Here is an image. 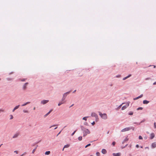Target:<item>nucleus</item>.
Listing matches in <instances>:
<instances>
[{"label":"nucleus","instance_id":"1","mask_svg":"<svg viewBox=\"0 0 156 156\" xmlns=\"http://www.w3.org/2000/svg\"><path fill=\"white\" fill-rule=\"evenodd\" d=\"M99 115L101 118L104 119H107V115L106 113L102 114L101 112H99Z\"/></svg>","mask_w":156,"mask_h":156},{"label":"nucleus","instance_id":"2","mask_svg":"<svg viewBox=\"0 0 156 156\" xmlns=\"http://www.w3.org/2000/svg\"><path fill=\"white\" fill-rule=\"evenodd\" d=\"M83 136H86L87 134H90V132L88 129H83Z\"/></svg>","mask_w":156,"mask_h":156},{"label":"nucleus","instance_id":"3","mask_svg":"<svg viewBox=\"0 0 156 156\" xmlns=\"http://www.w3.org/2000/svg\"><path fill=\"white\" fill-rule=\"evenodd\" d=\"M130 102H127L126 103L125 105H124L123 106L122 108V110H124L126 108L128 107L129 105Z\"/></svg>","mask_w":156,"mask_h":156},{"label":"nucleus","instance_id":"4","mask_svg":"<svg viewBox=\"0 0 156 156\" xmlns=\"http://www.w3.org/2000/svg\"><path fill=\"white\" fill-rule=\"evenodd\" d=\"M131 129V128L129 127L126 128L122 129L121 130V132H126V131H128L129 130Z\"/></svg>","mask_w":156,"mask_h":156},{"label":"nucleus","instance_id":"5","mask_svg":"<svg viewBox=\"0 0 156 156\" xmlns=\"http://www.w3.org/2000/svg\"><path fill=\"white\" fill-rule=\"evenodd\" d=\"M49 101L48 100H43L41 102V103L43 105L45 104Z\"/></svg>","mask_w":156,"mask_h":156},{"label":"nucleus","instance_id":"6","mask_svg":"<svg viewBox=\"0 0 156 156\" xmlns=\"http://www.w3.org/2000/svg\"><path fill=\"white\" fill-rule=\"evenodd\" d=\"M113 155L114 156H119L121 155V153H113Z\"/></svg>","mask_w":156,"mask_h":156},{"label":"nucleus","instance_id":"7","mask_svg":"<svg viewBox=\"0 0 156 156\" xmlns=\"http://www.w3.org/2000/svg\"><path fill=\"white\" fill-rule=\"evenodd\" d=\"M91 116L93 117H94L96 118H97L98 117L97 115L94 112L91 113Z\"/></svg>","mask_w":156,"mask_h":156},{"label":"nucleus","instance_id":"8","mask_svg":"<svg viewBox=\"0 0 156 156\" xmlns=\"http://www.w3.org/2000/svg\"><path fill=\"white\" fill-rule=\"evenodd\" d=\"M28 84V83H26L24 84V85H23V90H26V86H27V85Z\"/></svg>","mask_w":156,"mask_h":156},{"label":"nucleus","instance_id":"9","mask_svg":"<svg viewBox=\"0 0 156 156\" xmlns=\"http://www.w3.org/2000/svg\"><path fill=\"white\" fill-rule=\"evenodd\" d=\"M154 134L153 133H152L150 134V139H153L154 137Z\"/></svg>","mask_w":156,"mask_h":156},{"label":"nucleus","instance_id":"10","mask_svg":"<svg viewBox=\"0 0 156 156\" xmlns=\"http://www.w3.org/2000/svg\"><path fill=\"white\" fill-rule=\"evenodd\" d=\"M152 147L153 148H154L156 147V143L154 142L151 145Z\"/></svg>","mask_w":156,"mask_h":156},{"label":"nucleus","instance_id":"11","mask_svg":"<svg viewBox=\"0 0 156 156\" xmlns=\"http://www.w3.org/2000/svg\"><path fill=\"white\" fill-rule=\"evenodd\" d=\"M19 106L20 105L16 106L12 110V112H14L16 110L18 109L19 108Z\"/></svg>","mask_w":156,"mask_h":156},{"label":"nucleus","instance_id":"12","mask_svg":"<svg viewBox=\"0 0 156 156\" xmlns=\"http://www.w3.org/2000/svg\"><path fill=\"white\" fill-rule=\"evenodd\" d=\"M19 135V133H16L15 134L14 136H13L12 138H15L17 137Z\"/></svg>","mask_w":156,"mask_h":156},{"label":"nucleus","instance_id":"13","mask_svg":"<svg viewBox=\"0 0 156 156\" xmlns=\"http://www.w3.org/2000/svg\"><path fill=\"white\" fill-rule=\"evenodd\" d=\"M131 76V74H130L129 75H128V76L123 78V80H126V79H127V78H129V77H130Z\"/></svg>","mask_w":156,"mask_h":156},{"label":"nucleus","instance_id":"14","mask_svg":"<svg viewBox=\"0 0 156 156\" xmlns=\"http://www.w3.org/2000/svg\"><path fill=\"white\" fill-rule=\"evenodd\" d=\"M101 152L103 154H105L107 152V151L105 149H102V150Z\"/></svg>","mask_w":156,"mask_h":156},{"label":"nucleus","instance_id":"15","mask_svg":"<svg viewBox=\"0 0 156 156\" xmlns=\"http://www.w3.org/2000/svg\"><path fill=\"white\" fill-rule=\"evenodd\" d=\"M70 92L69 91V92H67L65 93H64L63 95H64V97H65V98H66V97L67 96V95L69 94V93H70Z\"/></svg>","mask_w":156,"mask_h":156},{"label":"nucleus","instance_id":"16","mask_svg":"<svg viewBox=\"0 0 156 156\" xmlns=\"http://www.w3.org/2000/svg\"><path fill=\"white\" fill-rule=\"evenodd\" d=\"M69 146H70V145L69 144H67V145H65L64 146V148H63L62 149V151H64V148H68V147H69Z\"/></svg>","mask_w":156,"mask_h":156},{"label":"nucleus","instance_id":"17","mask_svg":"<svg viewBox=\"0 0 156 156\" xmlns=\"http://www.w3.org/2000/svg\"><path fill=\"white\" fill-rule=\"evenodd\" d=\"M52 111V109L47 114L44 115V117H46Z\"/></svg>","mask_w":156,"mask_h":156},{"label":"nucleus","instance_id":"18","mask_svg":"<svg viewBox=\"0 0 156 156\" xmlns=\"http://www.w3.org/2000/svg\"><path fill=\"white\" fill-rule=\"evenodd\" d=\"M149 101L146 100H144L143 101V103L144 104H147L149 103Z\"/></svg>","mask_w":156,"mask_h":156},{"label":"nucleus","instance_id":"19","mask_svg":"<svg viewBox=\"0 0 156 156\" xmlns=\"http://www.w3.org/2000/svg\"><path fill=\"white\" fill-rule=\"evenodd\" d=\"M65 103V102L64 101H60V102H59L58 104V105L59 106H60L61 105L63 104H64V103Z\"/></svg>","mask_w":156,"mask_h":156},{"label":"nucleus","instance_id":"20","mask_svg":"<svg viewBox=\"0 0 156 156\" xmlns=\"http://www.w3.org/2000/svg\"><path fill=\"white\" fill-rule=\"evenodd\" d=\"M30 103V102H27L26 103H25L24 104H23L22 105V106H24L26 105H27L28 104H29Z\"/></svg>","mask_w":156,"mask_h":156},{"label":"nucleus","instance_id":"21","mask_svg":"<svg viewBox=\"0 0 156 156\" xmlns=\"http://www.w3.org/2000/svg\"><path fill=\"white\" fill-rule=\"evenodd\" d=\"M50 151H47L45 152V155H48L50 154Z\"/></svg>","mask_w":156,"mask_h":156},{"label":"nucleus","instance_id":"22","mask_svg":"<svg viewBox=\"0 0 156 156\" xmlns=\"http://www.w3.org/2000/svg\"><path fill=\"white\" fill-rule=\"evenodd\" d=\"M37 145L36 147L32 151V153L33 154H34V152H35V151H36V149H37Z\"/></svg>","mask_w":156,"mask_h":156},{"label":"nucleus","instance_id":"23","mask_svg":"<svg viewBox=\"0 0 156 156\" xmlns=\"http://www.w3.org/2000/svg\"><path fill=\"white\" fill-rule=\"evenodd\" d=\"M88 117V116L85 117L83 118V119L86 121L87 120V118Z\"/></svg>","mask_w":156,"mask_h":156},{"label":"nucleus","instance_id":"24","mask_svg":"<svg viewBox=\"0 0 156 156\" xmlns=\"http://www.w3.org/2000/svg\"><path fill=\"white\" fill-rule=\"evenodd\" d=\"M82 139V136H79L78 137V140H81Z\"/></svg>","mask_w":156,"mask_h":156},{"label":"nucleus","instance_id":"25","mask_svg":"<svg viewBox=\"0 0 156 156\" xmlns=\"http://www.w3.org/2000/svg\"><path fill=\"white\" fill-rule=\"evenodd\" d=\"M96 155L97 156H100V154L98 152H97L96 153Z\"/></svg>","mask_w":156,"mask_h":156},{"label":"nucleus","instance_id":"26","mask_svg":"<svg viewBox=\"0 0 156 156\" xmlns=\"http://www.w3.org/2000/svg\"><path fill=\"white\" fill-rule=\"evenodd\" d=\"M64 96L63 95V98L62 99V101H63L65 99V97H64Z\"/></svg>","mask_w":156,"mask_h":156},{"label":"nucleus","instance_id":"27","mask_svg":"<svg viewBox=\"0 0 156 156\" xmlns=\"http://www.w3.org/2000/svg\"><path fill=\"white\" fill-rule=\"evenodd\" d=\"M4 112V110L2 109H0V113Z\"/></svg>","mask_w":156,"mask_h":156},{"label":"nucleus","instance_id":"28","mask_svg":"<svg viewBox=\"0 0 156 156\" xmlns=\"http://www.w3.org/2000/svg\"><path fill=\"white\" fill-rule=\"evenodd\" d=\"M143 109V108L142 107H139L137 109V110H142Z\"/></svg>","mask_w":156,"mask_h":156},{"label":"nucleus","instance_id":"29","mask_svg":"<svg viewBox=\"0 0 156 156\" xmlns=\"http://www.w3.org/2000/svg\"><path fill=\"white\" fill-rule=\"evenodd\" d=\"M90 144H88L85 147V148H87V147H88V146H89L90 145Z\"/></svg>","mask_w":156,"mask_h":156},{"label":"nucleus","instance_id":"30","mask_svg":"<svg viewBox=\"0 0 156 156\" xmlns=\"http://www.w3.org/2000/svg\"><path fill=\"white\" fill-rule=\"evenodd\" d=\"M23 112L24 113H28V111L25 110H23Z\"/></svg>","mask_w":156,"mask_h":156},{"label":"nucleus","instance_id":"31","mask_svg":"<svg viewBox=\"0 0 156 156\" xmlns=\"http://www.w3.org/2000/svg\"><path fill=\"white\" fill-rule=\"evenodd\" d=\"M139 139H140V140H141V139H143L142 137L141 136H139Z\"/></svg>","mask_w":156,"mask_h":156},{"label":"nucleus","instance_id":"32","mask_svg":"<svg viewBox=\"0 0 156 156\" xmlns=\"http://www.w3.org/2000/svg\"><path fill=\"white\" fill-rule=\"evenodd\" d=\"M115 142L114 141L112 143V145L114 146L115 145Z\"/></svg>","mask_w":156,"mask_h":156},{"label":"nucleus","instance_id":"33","mask_svg":"<svg viewBox=\"0 0 156 156\" xmlns=\"http://www.w3.org/2000/svg\"><path fill=\"white\" fill-rule=\"evenodd\" d=\"M154 127L155 128H156V123L154 122Z\"/></svg>","mask_w":156,"mask_h":156},{"label":"nucleus","instance_id":"34","mask_svg":"<svg viewBox=\"0 0 156 156\" xmlns=\"http://www.w3.org/2000/svg\"><path fill=\"white\" fill-rule=\"evenodd\" d=\"M76 130L75 131H74V132H73V133L71 135H72V136H73V135L75 134V133L76 132Z\"/></svg>","mask_w":156,"mask_h":156},{"label":"nucleus","instance_id":"35","mask_svg":"<svg viewBox=\"0 0 156 156\" xmlns=\"http://www.w3.org/2000/svg\"><path fill=\"white\" fill-rule=\"evenodd\" d=\"M139 98V97H136V98H134V100H137V99H138Z\"/></svg>","mask_w":156,"mask_h":156},{"label":"nucleus","instance_id":"36","mask_svg":"<svg viewBox=\"0 0 156 156\" xmlns=\"http://www.w3.org/2000/svg\"><path fill=\"white\" fill-rule=\"evenodd\" d=\"M143 96V94H141L140 96H138V97H139V98H141Z\"/></svg>","mask_w":156,"mask_h":156},{"label":"nucleus","instance_id":"37","mask_svg":"<svg viewBox=\"0 0 156 156\" xmlns=\"http://www.w3.org/2000/svg\"><path fill=\"white\" fill-rule=\"evenodd\" d=\"M10 116H11V118H10V119H12L13 118V116L12 115H10Z\"/></svg>","mask_w":156,"mask_h":156},{"label":"nucleus","instance_id":"38","mask_svg":"<svg viewBox=\"0 0 156 156\" xmlns=\"http://www.w3.org/2000/svg\"><path fill=\"white\" fill-rule=\"evenodd\" d=\"M133 114V112H130L129 113V115H132Z\"/></svg>","mask_w":156,"mask_h":156},{"label":"nucleus","instance_id":"39","mask_svg":"<svg viewBox=\"0 0 156 156\" xmlns=\"http://www.w3.org/2000/svg\"><path fill=\"white\" fill-rule=\"evenodd\" d=\"M26 80V79H23L21 80V81H25Z\"/></svg>","mask_w":156,"mask_h":156},{"label":"nucleus","instance_id":"40","mask_svg":"<svg viewBox=\"0 0 156 156\" xmlns=\"http://www.w3.org/2000/svg\"><path fill=\"white\" fill-rule=\"evenodd\" d=\"M136 147L137 148H138L139 147V145L138 144H137L136 145Z\"/></svg>","mask_w":156,"mask_h":156},{"label":"nucleus","instance_id":"41","mask_svg":"<svg viewBox=\"0 0 156 156\" xmlns=\"http://www.w3.org/2000/svg\"><path fill=\"white\" fill-rule=\"evenodd\" d=\"M95 123L94 122H93L92 123V124L93 125H94L95 124Z\"/></svg>","mask_w":156,"mask_h":156},{"label":"nucleus","instance_id":"42","mask_svg":"<svg viewBox=\"0 0 156 156\" xmlns=\"http://www.w3.org/2000/svg\"><path fill=\"white\" fill-rule=\"evenodd\" d=\"M15 153H16V154H18V151H14V152Z\"/></svg>","mask_w":156,"mask_h":156},{"label":"nucleus","instance_id":"43","mask_svg":"<svg viewBox=\"0 0 156 156\" xmlns=\"http://www.w3.org/2000/svg\"><path fill=\"white\" fill-rule=\"evenodd\" d=\"M124 104V103H123L122 104H121V105H120L119 106V108H120V107H121V106H122V105H123V104Z\"/></svg>","mask_w":156,"mask_h":156},{"label":"nucleus","instance_id":"44","mask_svg":"<svg viewBox=\"0 0 156 156\" xmlns=\"http://www.w3.org/2000/svg\"><path fill=\"white\" fill-rule=\"evenodd\" d=\"M145 149H149V147H146L145 148Z\"/></svg>","mask_w":156,"mask_h":156},{"label":"nucleus","instance_id":"45","mask_svg":"<svg viewBox=\"0 0 156 156\" xmlns=\"http://www.w3.org/2000/svg\"><path fill=\"white\" fill-rule=\"evenodd\" d=\"M153 84H154V85H155V84H156V82H154V83H153Z\"/></svg>","mask_w":156,"mask_h":156},{"label":"nucleus","instance_id":"46","mask_svg":"<svg viewBox=\"0 0 156 156\" xmlns=\"http://www.w3.org/2000/svg\"><path fill=\"white\" fill-rule=\"evenodd\" d=\"M128 140V139L126 138V139H125V141H127Z\"/></svg>","mask_w":156,"mask_h":156},{"label":"nucleus","instance_id":"47","mask_svg":"<svg viewBox=\"0 0 156 156\" xmlns=\"http://www.w3.org/2000/svg\"><path fill=\"white\" fill-rule=\"evenodd\" d=\"M61 132V131H60V132L59 133H58V134L57 135V136H58V135H59V134Z\"/></svg>","mask_w":156,"mask_h":156},{"label":"nucleus","instance_id":"48","mask_svg":"<svg viewBox=\"0 0 156 156\" xmlns=\"http://www.w3.org/2000/svg\"><path fill=\"white\" fill-rule=\"evenodd\" d=\"M76 91V90H74V91L73 92V93H75V92Z\"/></svg>","mask_w":156,"mask_h":156},{"label":"nucleus","instance_id":"49","mask_svg":"<svg viewBox=\"0 0 156 156\" xmlns=\"http://www.w3.org/2000/svg\"><path fill=\"white\" fill-rule=\"evenodd\" d=\"M57 127H55V128L54 129H57Z\"/></svg>","mask_w":156,"mask_h":156},{"label":"nucleus","instance_id":"50","mask_svg":"<svg viewBox=\"0 0 156 156\" xmlns=\"http://www.w3.org/2000/svg\"><path fill=\"white\" fill-rule=\"evenodd\" d=\"M155 67H156V66H154V68H155Z\"/></svg>","mask_w":156,"mask_h":156},{"label":"nucleus","instance_id":"51","mask_svg":"<svg viewBox=\"0 0 156 156\" xmlns=\"http://www.w3.org/2000/svg\"><path fill=\"white\" fill-rule=\"evenodd\" d=\"M35 107H34V110H35Z\"/></svg>","mask_w":156,"mask_h":156},{"label":"nucleus","instance_id":"52","mask_svg":"<svg viewBox=\"0 0 156 156\" xmlns=\"http://www.w3.org/2000/svg\"><path fill=\"white\" fill-rule=\"evenodd\" d=\"M108 133H109V131H108V133H108Z\"/></svg>","mask_w":156,"mask_h":156},{"label":"nucleus","instance_id":"53","mask_svg":"<svg viewBox=\"0 0 156 156\" xmlns=\"http://www.w3.org/2000/svg\"><path fill=\"white\" fill-rule=\"evenodd\" d=\"M141 148H143V147L141 146Z\"/></svg>","mask_w":156,"mask_h":156},{"label":"nucleus","instance_id":"54","mask_svg":"<svg viewBox=\"0 0 156 156\" xmlns=\"http://www.w3.org/2000/svg\"><path fill=\"white\" fill-rule=\"evenodd\" d=\"M23 154H22V155L21 156H23Z\"/></svg>","mask_w":156,"mask_h":156},{"label":"nucleus","instance_id":"55","mask_svg":"<svg viewBox=\"0 0 156 156\" xmlns=\"http://www.w3.org/2000/svg\"><path fill=\"white\" fill-rule=\"evenodd\" d=\"M2 145V144L0 146V147H1V146Z\"/></svg>","mask_w":156,"mask_h":156},{"label":"nucleus","instance_id":"56","mask_svg":"<svg viewBox=\"0 0 156 156\" xmlns=\"http://www.w3.org/2000/svg\"><path fill=\"white\" fill-rule=\"evenodd\" d=\"M51 127H52V126H51V127H50V128H51Z\"/></svg>","mask_w":156,"mask_h":156},{"label":"nucleus","instance_id":"57","mask_svg":"<svg viewBox=\"0 0 156 156\" xmlns=\"http://www.w3.org/2000/svg\"><path fill=\"white\" fill-rule=\"evenodd\" d=\"M90 156H92V155H90Z\"/></svg>","mask_w":156,"mask_h":156}]
</instances>
